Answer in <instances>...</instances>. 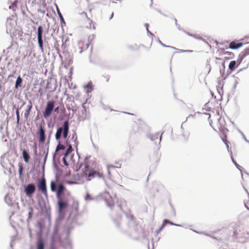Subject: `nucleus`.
<instances>
[{"label": "nucleus", "instance_id": "f257e3e1", "mask_svg": "<svg viewBox=\"0 0 249 249\" xmlns=\"http://www.w3.org/2000/svg\"><path fill=\"white\" fill-rule=\"evenodd\" d=\"M71 196L70 191H67L65 186L60 184L58 186L56 197L59 211H62L69 206V198Z\"/></svg>", "mask_w": 249, "mask_h": 249}, {"label": "nucleus", "instance_id": "f03ea898", "mask_svg": "<svg viewBox=\"0 0 249 249\" xmlns=\"http://www.w3.org/2000/svg\"><path fill=\"white\" fill-rule=\"evenodd\" d=\"M89 158L87 157H86L83 163L82 164V165H84V168L82 170V173H81V176L82 177H88L89 180H90L92 178H95L96 177H98L99 178L103 177L102 174L94 171L89 168Z\"/></svg>", "mask_w": 249, "mask_h": 249}, {"label": "nucleus", "instance_id": "7ed1b4c3", "mask_svg": "<svg viewBox=\"0 0 249 249\" xmlns=\"http://www.w3.org/2000/svg\"><path fill=\"white\" fill-rule=\"evenodd\" d=\"M69 130V124L68 121H65L63 125V127L58 128L55 134V138L57 140H59L63 133V136L64 139H66L68 135Z\"/></svg>", "mask_w": 249, "mask_h": 249}, {"label": "nucleus", "instance_id": "20e7f679", "mask_svg": "<svg viewBox=\"0 0 249 249\" xmlns=\"http://www.w3.org/2000/svg\"><path fill=\"white\" fill-rule=\"evenodd\" d=\"M80 15L82 17H85L86 18L85 23L84 25V26L86 28L90 30L95 29V23L88 17L87 13L86 12H82L81 13H80Z\"/></svg>", "mask_w": 249, "mask_h": 249}, {"label": "nucleus", "instance_id": "39448f33", "mask_svg": "<svg viewBox=\"0 0 249 249\" xmlns=\"http://www.w3.org/2000/svg\"><path fill=\"white\" fill-rule=\"evenodd\" d=\"M54 103L53 101H49L44 111L43 112V115L45 118H48L53 109Z\"/></svg>", "mask_w": 249, "mask_h": 249}, {"label": "nucleus", "instance_id": "423d86ee", "mask_svg": "<svg viewBox=\"0 0 249 249\" xmlns=\"http://www.w3.org/2000/svg\"><path fill=\"white\" fill-rule=\"evenodd\" d=\"M37 188L39 191L45 196V197H48V193L47 190V186L46 180L44 178H42L37 183Z\"/></svg>", "mask_w": 249, "mask_h": 249}, {"label": "nucleus", "instance_id": "0eeeda50", "mask_svg": "<svg viewBox=\"0 0 249 249\" xmlns=\"http://www.w3.org/2000/svg\"><path fill=\"white\" fill-rule=\"evenodd\" d=\"M43 28L40 26L37 28V40L39 48L43 51V42L42 40Z\"/></svg>", "mask_w": 249, "mask_h": 249}, {"label": "nucleus", "instance_id": "6e6552de", "mask_svg": "<svg viewBox=\"0 0 249 249\" xmlns=\"http://www.w3.org/2000/svg\"><path fill=\"white\" fill-rule=\"evenodd\" d=\"M90 42L88 41H85L84 40H80L77 43V47L79 49V53H82L83 51L87 50L89 45Z\"/></svg>", "mask_w": 249, "mask_h": 249}, {"label": "nucleus", "instance_id": "1a4fd4ad", "mask_svg": "<svg viewBox=\"0 0 249 249\" xmlns=\"http://www.w3.org/2000/svg\"><path fill=\"white\" fill-rule=\"evenodd\" d=\"M242 60L240 59L239 56L237 61H231L230 62L229 65V69L231 71H234L236 68H237L242 62Z\"/></svg>", "mask_w": 249, "mask_h": 249}, {"label": "nucleus", "instance_id": "9d476101", "mask_svg": "<svg viewBox=\"0 0 249 249\" xmlns=\"http://www.w3.org/2000/svg\"><path fill=\"white\" fill-rule=\"evenodd\" d=\"M144 125L145 124L143 122L139 120L133 124L132 126L133 130L134 132L139 131L142 130Z\"/></svg>", "mask_w": 249, "mask_h": 249}, {"label": "nucleus", "instance_id": "9b49d317", "mask_svg": "<svg viewBox=\"0 0 249 249\" xmlns=\"http://www.w3.org/2000/svg\"><path fill=\"white\" fill-rule=\"evenodd\" d=\"M35 185L34 184H29L26 187L25 192L27 196H30L35 192Z\"/></svg>", "mask_w": 249, "mask_h": 249}, {"label": "nucleus", "instance_id": "f8f14e48", "mask_svg": "<svg viewBox=\"0 0 249 249\" xmlns=\"http://www.w3.org/2000/svg\"><path fill=\"white\" fill-rule=\"evenodd\" d=\"M243 45V43L240 42L237 40H235L231 42L229 44V47L231 49H237L241 47Z\"/></svg>", "mask_w": 249, "mask_h": 249}, {"label": "nucleus", "instance_id": "ddd939ff", "mask_svg": "<svg viewBox=\"0 0 249 249\" xmlns=\"http://www.w3.org/2000/svg\"><path fill=\"white\" fill-rule=\"evenodd\" d=\"M38 133L39 134V142L43 143L45 141V130L43 126H40Z\"/></svg>", "mask_w": 249, "mask_h": 249}, {"label": "nucleus", "instance_id": "4468645a", "mask_svg": "<svg viewBox=\"0 0 249 249\" xmlns=\"http://www.w3.org/2000/svg\"><path fill=\"white\" fill-rule=\"evenodd\" d=\"M218 52H219L220 53H221L222 54H227L229 55V57L227 58L225 57L226 59H232L235 56L234 53H233L225 51L224 49H220L219 50H218Z\"/></svg>", "mask_w": 249, "mask_h": 249}, {"label": "nucleus", "instance_id": "2eb2a0df", "mask_svg": "<svg viewBox=\"0 0 249 249\" xmlns=\"http://www.w3.org/2000/svg\"><path fill=\"white\" fill-rule=\"evenodd\" d=\"M249 55V48L243 50L238 55L240 59L243 60L248 55Z\"/></svg>", "mask_w": 249, "mask_h": 249}, {"label": "nucleus", "instance_id": "dca6fc26", "mask_svg": "<svg viewBox=\"0 0 249 249\" xmlns=\"http://www.w3.org/2000/svg\"><path fill=\"white\" fill-rule=\"evenodd\" d=\"M221 131H222L224 135V137L222 138V140L223 142H224V143L226 144L227 149H229L230 142L227 140V136L226 135V132H225V131H227L228 130L227 129L225 130V129H222Z\"/></svg>", "mask_w": 249, "mask_h": 249}, {"label": "nucleus", "instance_id": "f3484780", "mask_svg": "<svg viewBox=\"0 0 249 249\" xmlns=\"http://www.w3.org/2000/svg\"><path fill=\"white\" fill-rule=\"evenodd\" d=\"M84 88L86 90V92L87 93L91 92L93 90L92 83L91 81H89L88 84L84 86Z\"/></svg>", "mask_w": 249, "mask_h": 249}, {"label": "nucleus", "instance_id": "a211bd4d", "mask_svg": "<svg viewBox=\"0 0 249 249\" xmlns=\"http://www.w3.org/2000/svg\"><path fill=\"white\" fill-rule=\"evenodd\" d=\"M22 156L24 161L26 162H28L30 160V156L25 150H23L22 151Z\"/></svg>", "mask_w": 249, "mask_h": 249}, {"label": "nucleus", "instance_id": "6ab92c4d", "mask_svg": "<svg viewBox=\"0 0 249 249\" xmlns=\"http://www.w3.org/2000/svg\"><path fill=\"white\" fill-rule=\"evenodd\" d=\"M32 108V103H30V105L28 106V107H27V109L26 110L25 112L24 113V117L26 119H27L28 118V116L30 114V113Z\"/></svg>", "mask_w": 249, "mask_h": 249}, {"label": "nucleus", "instance_id": "aec40b11", "mask_svg": "<svg viewBox=\"0 0 249 249\" xmlns=\"http://www.w3.org/2000/svg\"><path fill=\"white\" fill-rule=\"evenodd\" d=\"M167 224H171V225H174V224L173 223H172L171 222L169 221L168 220L165 219V220H163V224H162L161 227H160V228L159 229V231H161L163 228V227L165 226V225Z\"/></svg>", "mask_w": 249, "mask_h": 249}, {"label": "nucleus", "instance_id": "412c9836", "mask_svg": "<svg viewBox=\"0 0 249 249\" xmlns=\"http://www.w3.org/2000/svg\"><path fill=\"white\" fill-rule=\"evenodd\" d=\"M65 147L62 144L59 143L56 148L55 155L56 154V153L60 150H64L65 149Z\"/></svg>", "mask_w": 249, "mask_h": 249}, {"label": "nucleus", "instance_id": "4be33fe9", "mask_svg": "<svg viewBox=\"0 0 249 249\" xmlns=\"http://www.w3.org/2000/svg\"><path fill=\"white\" fill-rule=\"evenodd\" d=\"M116 164L117 165L116 166H114L113 165H108L107 166V169L108 170V173L109 174H110L109 170L111 168H115V167H117V168H120L121 167V164L119 162H117Z\"/></svg>", "mask_w": 249, "mask_h": 249}, {"label": "nucleus", "instance_id": "5701e85b", "mask_svg": "<svg viewBox=\"0 0 249 249\" xmlns=\"http://www.w3.org/2000/svg\"><path fill=\"white\" fill-rule=\"evenodd\" d=\"M72 151V146L71 144L69 145V147L66 150L64 155L65 157H66L68 154H70Z\"/></svg>", "mask_w": 249, "mask_h": 249}, {"label": "nucleus", "instance_id": "b1692460", "mask_svg": "<svg viewBox=\"0 0 249 249\" xmlns=\"http://www.w3.org/2000/svg\"><path fill=\"white\" fill-rule=\"evenodd\" d=\"M56 184L53 181H52L51 182V189L52 191L54 192L56 191Z\"/></svg>", "mask_w": 249, "mask_h": 249}, {"label": "nucleus", "instance_id": "393cba45", "mask_svg": "<svg viewBox=\"0 0 249 249\" xmlns=\"http://www.w3.org/2000/svg\"><path fill=\"white\" fill-rule=\"evenodd\" d=\"M22 78L20 76H18L16 81V86H15L16 88H18V86H19L20 85V84L22 83Z\"/></svg>", "mask_w": 249, "mask_h": 249}, {"label": "nucleus", "instance_id": "a878e982", "mask_svg": "<svg viewBox=\"0 0 249 249\" xmlns=\"http://www.w3.org/2000/svg\"><path fill=\"white\" fill-rule=\"evenodd\" d=\"M37 249H44V244L41 240L39 241L38 243Z\"/></svg>", "mask_w": 249, "mask_h": 249}, {"label": "nucleus", "instance_id": "bb28decb", "mask_svg": "<svg viewBox=\"0 0 249 249\" xmlns=\"http://www.w3.org/2000/svg\"><path fill=\"white\" fill-rule=\"evenodd\" d=\"M18 168H19V169H18L19 174V176H21L22 174V171L23 170V167L22 164L21 163L18 164Z\"/></svg>", "mask_w": 249, "mask_h": 249}, {"label": "nucleus", "instance_id": "cd10ccee", "mask_svg": "<svg viewBox=\"0 0 249 249\" xmlns=\"http://www.w3.org/2000/svg\"><path fill=\"white\" fill-rule=\"evenodd\" d=\"M29 212L28 213V218L30 219L32 217V214H33V208L32 207H30L29 208Z\"/></svg>", "mask_w": 249, "mask_h": 249}, {"label": "nucleus", "instance_id": "c85d7f7f", "mask_svg": "<svg viewBox=\"0 0 249 249\" xmlns=\"http://www.w3.org/2000/svg\"><path fill=\"white\" fill-rule=\"evenodd\" d=\"M114 202H113V200H112V198H110V200H109V201L108 202H107V205L110 207H112V206H114Z\"/></svg>", "mask_w": 249, "mask_h": 249}, {"label": "nucleus", "instance_id": "c756f323", "mask_svg": "<svg viewBox=\"0 0 249 249\" xmlns=\"http://www.w3.org/2000/svg\"><path fill=\"white\" fill-rule=\"evenodd\" d=\"M16 115H17V123L18 124L19 121V114L18 109H17L16 110Z\"/></svg>", "mask_w": 249, "mask_h": 249}, {"label": "nucleus", "instance_id": "7c9ffc66", "mask_svg": "<svg viewBox=\"0 0 249 249\" xmlns=\"http://www.w3.org/2000/svg\"><path fill=\"white\" fill-rule=\"evenodd\" d=\"M72 139H74V142L77 145V142H78V141H77V136L76 135V134L74 133L73 136H72Z\"/></svg>", "mask_w": 249, "mask_h": 249}, {"label": "nucleus", "instance_id": "2f4dec72", "mask_svg": "<svg viewBox=\"0 0 249 249\" xmlns=\"http://www.w3.org/2000/svg\"><path fill=\"white\" fill-rule=\"evenodd\" d=\"M66 157H64L63 158V163L66 165V166H68L69 165V164L67 162V161H66V159H65Z\"/></svg>", "mask_w": 249, "mask_h": 249}, {"label": "nucleus", "instance_id": "473e14b6", "mask_svg": "<svg viewBox=\"0 0 249 249\" xmlns=\"http://www.w3.org/2000/svg\"><path fill=\"white\" fill-rule=\"evenodd\" d=\"M85 199L86 200H90V199H91V197H90V196L89 194H87L86 196H85Z\"/></svg>", "mask_w": 249, "mask_h": 249}, {"label": "nucleus", "instance_id": "72a5a7b5", "mask_svg": "<svg viewBox=\"0 0 249 249\" xmlns=\"http://www.w3.org/2000/svg\"><path fill=\"white\" fill-rule=\"evenodd\" d=\"M181 52H193V51L192 50H181Z\"/></svg>", "mask_w": 249, "mask_h": 249}, {"label": "nucleus", "instance_id": "f704fd0d", "mask_svg": "<svg viewBox=\"0 0 249 249\" xmlns=\"http://www.w3.org/2000/svg\"><path fill=\"white\" fill-rule=\"evenodd\" d=\"M73 205L76 206V209H77L78 206V202L76 201L73 203Z\"/></svg>", "mask_w": 249, "mask_h": 249}, {"label": "nucleus", "instance_id": "c9c22d12", "mask_svg": "<svg viewBox=\"0 0 249 249\" xmlns=\"http://www.w3.org/2000/svg\"><path fill=\"white\" fill-rule=\"evenodd\" d=\"M54 112H55L56 113L59 112V107H56L55 108H54Z\"/></svg>", "mask_w": 249, "mask_h": 249}, {"label": "nucleus", "instance_id": "e433bc0d", "mask_svg": "<svg viewBox=\"0 0 249 249\" xmlns=\"http://www.w3.org/2000/svg\"><path fill=\"white\" fill-rule=\"evenodd\" d=\"M94 36L93 35H92V36H90L89 37L90 38L91 41L94 38Z\"/></svg>", "mask_w": 249, "mask_h": 249}, {"label": "nucleus", "instance_id": "4c0bfd02", "mask_svg": "<svg viewBox=\"0 0 249 249\" xmlns=\"http://www.w3.org/2000/svg\"><path fill=\"white\" fill-rule=\"evenodd\" d=\"M60 18H61V20L64 22V18L61 15H60Z\"/></svg>", "mask_w": 249, "mask_h": 249}, {"label": "nucleus", "instance_id": "58836bf2", "mask_svg": "<svg viewBox=\"0 0 249 249\" xmlns=\"http://www.w3.org/2000/svg\"><path fill=\"white\" fill-rule=\"evenodd\" d=\"M145 26L146 27V28H147V30H148V24L147 23H146L145 24Z\"/></svg>", "mask_w": 249, "mask_h": 249}, {"label": "nucleus", "instance_id": "ea45409f", "mask_svg": "<svg viewBox=\"0 0 249 249\" xmlns=\"http://www.w3.org/2000/svg\"><path fill=\"white\" fill-rule=\"evenodd\" d=\"M171 47V48H172V49H176V48H175V47Z\"/></svg>", "mask_w": 249, "mask_h": 249}, {"label": "nucleus", "instance_id": "a19ab883", "mask_svg": "<svg viewBox=\"0 0 249 249\" xmlns=\"http://www.w3.org/2000/svg\"><path fill=\"white\" fill-rule=\"evenodd\" d=\"M189 36H193V35L190 34H188Z\"/></svg>", "mask_w": 249, "mask_h": 249}, {"label": "nucleus", "instance_id": "79ce46f5", "mask_svg": "<svg viewBox=\"0 0 249 249\" xmlns=\"http://www.w3.org/2000/svg\"><path fill=\"white\" fill-rule=\"evenodd\" d=\"M247 208L249 210V208H248V207H247Z\"/></svg>", "mask_w": 249, "mask_h": 249}]
</instances>
